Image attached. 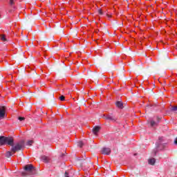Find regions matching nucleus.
Here are the masks:
<instances>
[{"instance_id": "obj_1", "label": "nucleus", "mask_w": 177, "mask_h": 177, "mask_svg": "<svg viewBox=\"0 0 177 177\" xmlns=\"http://www.w3.org/2000/svg\"><path fill=\"white\" fill-rule=\"evenodd\" d=\"M167 146V142L164 140V137H159L158 142L156 143V148L153 150V156H156L158 150H164Z\"/></svg>"}, {"instance_id": "obj_2", "label": "nucleus", "mask_w": 177, "mask_h": 177, "mask_svg": "<svg viewBox=\"0 0 177 177\" xmlns=\"http://www.w3.org/2000/svg\"><path fill=\"white\" fill-rule=\"evenodd\" d=\"M8 145V146H13L14 140L12 137H6L3 136H0V146H5Z\"/></svg>"}, {"instance_id": "obj_3", "label": "nucleus", "mask_w": 177, "mask_h": 177, "mask_svg": "<svg viewBox=\"0 0 177 177\" xmlns=\"http://www.w3.org/2000/svg\"><path fill=\"white\" fill-rule=\"evenodd\" d=\"M11 151H12V153H16V151H19L24 147V140L19 141V142L15 144H15H13L12 145H11Z\"/></svg>"}, {"instance_id": "obj_4", "label": "nucleus", "mask_w": 177, "mask_h": 177, "mask_svg": "<svg viewBox=\"0 0 177 177\" xmlns=\"http://www.w3.org/2000/svg\"><path fill=\"white\" fill-rule=\"evenodd\" d=\"M24 169L26 172L30 174V175H34V174H36L37 172V169H35V167L31 164L25 165Z\"/></svg>"}, {"instance_id": "obj_5", "label": "nucleus", "mask_w": 177, "mask_h": 177, "mask_svg": "<svg viewBox=\"0 0 177 177\" xmlns=\"http://www.w3.org/2000/svg\"><path fill=\"white\" fill-rule=\"evenodd\" d=\"M5 114H6V107L0 106V120L5 118Z\"/></svg>"}, {"instance_id": "obj_6", "label": "nucleus", "mask_w": 177, "mask_h": 177, "mask_svg": "<svg viewBox=\"0 0 177 177\" xmlns=\"http://www.w3.org/2000/svg\"><path fill=\"white\" fill-rule=\"evenodd\" d=\"M104 118H105V120L112 121V122H115V121H117V118L113 115H108L106 116L104 115Z\"/></svg>"}, {"instance_id": "obj_7", "label": "nucleus", "mask_w": 177, "mask_h": 177, "mask_svg": "<svg viewBox=\"0 0 177 177\" xmlns=\"http://www.w3.org/2000/svg\"><path fill=\"white\" fill-rule=\"evenodd\" d=\"M102 154H104L106 156H110L111 153V149L110 148L104 147L102 148Z\"/></svg>"}, {"instance_id": "obj_8", "label": "nucleus", "mask_w": 177, "mask_h": 177, "mask_svg": "<svg viewBox=\"0 0 177 177\" xmlns=\"http://www.w3.org/2000/svg\"><path fill=\"white\" fill-rule=\"evenodd\" d=\"M115 106L118 107V109H124V104L121 101H117L115 102Z\"/></svg>"}, {"instance_id": "obj_9", "label": "nucleus", "mask_w": 177, "mask_h": 177, "mask_svg": "<svg viewBox=\"0 0 177 177\" xmlns=\"http://www.w3.org/2000/svg\"><path fill=\"white\" fill-rule=\"evenodd\" d=\"M41 160L43 162H49L50 159L46 156H41Z\"/></svg>"}, {"instance_id": "obj_10", "label": "nucleus", "mask_w": 177, "mask_h": 177, "mask_svg": "<svg viewBox=\"0 0 177 177\" xmlns=\"http://www.w3.org/2000/svg\"><path fill=\"white\" fill-rule=\"evenodd\" d=\"M99 131H100V127L99 126H95L93 129V133H94V135H97V133L99 132Z\"/></svg>"}, {"instance_id": "obj_11", "label": "nucleus", "mask_w": 177, "mask_h": 177, "mask_svg": "<svg viewBox=\"0 0 177 177\" xmlns=\"http://www.w3.org/2000/svg\"><path fill=\"white\" fill-rule=\"evenodd\" d=\"M148 163H149L150 165H154V164H156V159H155V158L149 159Z\"/></svg>"}, {"instance_id": "obj_12", "label": "nucleus", "mask_w": 177, "mask_h": 177, "mask_svg": "<svg viewBox=\"0 0 177 177\" xmlns=\"http://www.w3.org/2000/svg\"><path fill=\"white\" fill-rule=\"evenodd\" d=\"M150 124H151V127H157V125H158V122H155L154 120H151Z\"/></svg>"}, {"instance_id": "obj_13", "label": "nucleus", "mask_w": 177, "mask_h": 177, "mask_svg": "<svg viewBox=\"0 0 177 177\" xmlns=\"http://www.w3.org/2000/svg\"><path fill=\"white\" fill-rule=\"evenodd\" d=\"M0 39L3 42H6V41H8V39H6V36H5V35H0Z\"/></svg>"}, {"instance_id": "obj_14", "label": "nucleus", "mask_w": 177, "mask_h": 177, "mask_svg": "<svg viewBox=\"0 0 177 177\" xmlns=\"http://www.w3.org/2000/svg\"><path fill=\"white\" fill-rule=\"evenodd\" d=\"M171 111H173L174 113H176L177 111V105L171 107Z\"/></svg>"}, {"instance_id": "obj_15", "label": "nucleus", "mask_w": 177, "mask_h": 177, "mask_svg": "<svg viewBox=\"0 0 177 177\" xmlns=\"http://www.w3.org/2000/svg\"><path fill=\"white\" fill-rule=\"evenodd\" d=\"M32 143H34V141L32 140H28V141L26 142V145H27V146H32Z\"/></svg>"}, {"instance_id": "obj_16", "label": "nucleus", "mask_w": 177, "mask_h": 177, "mask_svg": "<svg viewBox=\"0 0 177 177\" xmlns=\"http://www.w3.org/2000/svg\"><path fill=\"white\" fill-rule=\"evenodd\" d=\"M12 152L10 151H7L6 153V157H7L8 158H9V157H12Z\"/></svg>"}, {"instance_id": "obj_17", "label": "nucleus", "mask_w": 177, "mask_h": 177, "mask_svg": "<svg viewBox=\"0 0 177 177\" xmlns=\"http://www.w3.org/2000/svg\"><path fill=\"white\" fill-rule=\"evenodd\" d=\"M77 146H78L79 147H82V146H84V142H82V141H79V142H77Z\"/></svg>"}, {"instance_id": "obj_18", "label": "nucleus", "mask_w": 177, "mask_h": 177, "mask_svg": "<svg viewBox=\"0 0 177 177\" xmlns=\"http://www.w3.org/2000/svg\"><path fill=\"white\" fill-rule=\"evenodd\" d=\"M10 6H13L15 5V0H10Z\"/></svg>"}, {"instance_id": "obj_19", "label": "nucleus", "mask_w": 177, "mask_h": 177, "mask_svg": "<svg viewBox=\"0 0 177 177\" xmlns=\"http://www.w3.org/2000/svg\"><path fill=\"white\" fill-rule=\"evenodd\" d=\"M59 100H61L62 102H64V100H65L64 96L62 95L61 97H59Z\"/></svg>"}, {"instance_id": "obj_20", "label": "nucleus", "mask_w": 177, "mask_h": 177, "mask_svg": "<svg viewBox=\"0 0 177 177\" xmlns=\"http://www.w3.org/2000/svg\"><path fill=\"white\" fill-rule=\"evenodd\" d=\"M18 120H19V121H24V120H26V118H23V117H19V118H18Z\"/></svg>"}, {"instance_id": "obj_21", "label": "nucleus", "mask_w": 177, "mask_h": 177, "mask_svg": "<svg viewBox=\"0 0 177 177\" xmlns=\"http://www.w3.org/2000/svg\"><path fill=\"white\" fill-rule=\"evenodd\" d=\"M98 13H99V15H103V11H102V10H98Z\"/></svg>"}, {"instance_id": "obj_22", "label": "nucleus", "mask_w": 177, "mask_h": 177, "mask_svg": "<svg viewBox=\"0 0 177 177\" xmlns=\"http://www.w3.org/2000/svg\"><path fill=\"white\" fill-rule=\"evenodd\" d=\"M65 177H70V175L68 174V172H65Z\"/></svg>"}, {"instance_id": "obj_23", "label": "nucleus", "mask_w": 177, "mask_h": 177, "mask_svg": "<svg viewBox=\"0 0 177 177\" xmlns=\"http://www.w3.org/2000/svg\"><path fill=\"white\" fill-rule=\"evenodd\" d=\"M174 143H175V145H177V138L175 139Z\"/></svg>"}, {"instance_id": "obj_24", "label": "nucleus", "mask_w": 177, "mask_h": 177, "mask_svg": "<svg viewBox=\"0 0 177 177\" xmlns=\"http://www.w3.org/2000/svg\"><path fill=\"white\" fill-rule=\"evenodd\" d=\"M106 16H107L108 17H111V15H109V14H106Z\"/></svg>"}, {"instance_id": "obj_25", "label": "nucleus", "mask_w": 177, "mask_h": 177, "mask_svg": "<svg viewBox=\"0 0 177 177\" xmlns=\"http://www.w3.org/2000/svg\"><path fill=\"white\" fill-rule=\"evenodd\" d=\"M60 157H64V153H62Z\"/></svg>"}, {"instance_id": "obj_26", "label": "nucleus", "mask_w": 177, "mask_h": 177, "mask_svg": "<svg viewBox=\"0 0 177 177\" xmlns=\"http://www.w3.org/2000/svg\"><path fill=\"white\" fill-rule=\"evenodd\" d=\"M22 175H23L24 176H26V173H22Z\"/></svg>"}]
</instances>
